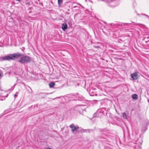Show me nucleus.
Returning <instances> with one entry per match:
<instances>
[{
  "instance_id": "nucleus-15",
  "label": "nucleus",
  "mask_w": 149,
  "mask_h": 149,
  "mask_svg": "<svg viewBox=\"0 0 149 149\" xmlns=\"http://www.w3.org/2000/svg\"><path fill=\"white\" fill-rule=\"evenodd\" d=\"M58 6H60L63 2V0H58Z\"/></svg>"
},
{
  "instance_id": "nucleus-11",
  "label": "nucleus",
  "mask_w": 149,
  "mask_h": 149,
  "mask_svg": "<svg viewBox=\"0 0 149 149\" xmlns=\"http://www.w3.org/2000/svg\"><path fill=\"white\" fill-rule=\"evenodd\" d=\"M149 38V36H148L147 37H145L143 39V41H145L146 43H148V42L149 41V40H148V39Z\"/></svg>"
},
{
  "instance_id": "nucleus-1",
  "label": "nucleus",
  "mask_w": 149,
  "mask_h": 149,
  "mask_svg": "<svg viewBox=\"0 0 149 149\" xmlns=\"http://www.w3.org/2000/svg\"><path fill=\"white\" fill-rule=\"evenodd\" d=\"M22 54L19 53H16L13 54H10L5 56L4 59L6 60L10 61V60H14L22 56Z\"/></svg>"
},
{
  "instance_id": "nucleus-23",
  "label": "nucleus",
  "mask_w": 149,
  "mask_h": 149,
  "mask_svg": "<svg viewBox=\"0 0 149 149\" xmlns=\"http://www.w3.org/2000/svg\"><path fill=\"white\" fill-rule=\"evenodd\" d=\"M66 14L69 15L70 14L69 13V12H66Z\"/></svg>"
},
{
  "instance_id": "nucleus-26",
  "label": "nucleus",
  "mask_w": 149,
  "mask_h": 149,
  "mask_svg": "<svg viewBox=\"0 0 149 149\" xmlns=\"http://www.w3.org/2000/svg\"><path fill=\"white\" fill-rule=\"evenodd\" d=\"M137 142H138V141H136V143H135V144H137Z\"/></svg>"
},
{
  "instance_id": "nucleus-17",
  "label": "nucleus",
  "mask_w": 149,
  "mask_h": 149,
  "mask_svg": "<svg viewBox=\"0 0 149 149\" xmlns=\"http://www.w3.org/2000/svg\"><path fill=\"white\" fill-rule=\"evenodd\" d=\"M87 131V132H88L89 133L91 132H93V130H92L91 129H88L87 130H86Z\"/></svg>"
},
{
  "instance_id": "nucleus-2",
  "label": "nucleus",
  "mask_w": 149,
  "mask_h": 149,
  "mask_svg": "<svg viewBox=\"0 0 149 149\" xmlns=\"http://www.w3.org/2000/svg\"><path fill=\"white\" fill-rule=\"evenodd\" d=\"M22 55L20 56V59L18 61V62L20 63L24 64L25 63H30L31 60V58L29 56L27 55H24L22 54Z\"/></svg>"
},
{
  "instance_id": "nucleus-3",
  "label": "nucleus",
  "mask_w": 149,
  "mask_h": 149,
  "mask_svg": "<svg viewBox=\"0 0 149 149\" xmlns=\"http://www.w3.org/2000/svg\"><path fill=\"white\" fill-rule=\"evenodd\" d=\"M70 127L71 129L73 132H77V130L79 128V127L78 126H75L74 124H72L70 125Z\"/></svg>"
},
{
  "instance_id": "nucleus-10",
  "label": "nucleus",
  "mask_w": 149,
  "mask_h": 149,
  "mask_svg": "<svg viewBox=\"0 0 149 149\" xmlns=\"http://www.w3.org/2000/svg\"><path fill=\"white\" fill-rule=\"evenodd\" d=\"M141 143H140L139 144L136 145L134 147V149H141Z\"/></svg>"
},
{
  "instance_id": "nucleus-12",
  "label": "nucleus",
  "mask_w": 149,
  "mask_h": 149,
  "mask_svg": "<svg viewBox=\"0 0 149 149\" xmlns=\"http://www.w3.org/2000/svg\"><path fill=\"white\" fill-rule=\"evenodd\" d=\"M132 97L133 99L137 100L138 98V96L137 94H134L132 95Z\"/></svg>"
},
{
  "instance_id": "nucleus-24",
  "label": "nucleus",
  "mask_w": 149,
  "mask_h": 149,
  "mask_svg": "<svg viewBox=\"0 0 149 149\" xmlns=\"http://www.w3.org/2000/svg\"><path fill=\"white\" fill-rule=\"evenodd\" d=\"M29 87L30 88V89L31 90V91L32 92V91H32V90L31 89V88L30 87Z\"/></svg>"
},
{
  "instance_id": "nucleus-19",
  "label": "nucleus",
  "mask_w": 149,
  "mask_h": 149,
  "mask_svg": "<svg viewBox=\"0 0 149 149\" xmlns=\"http://www.w3.org/2000/svg\"><path fill=\"white\" fill-rule=\"evenodd\" d=\"M78 95V93H75L72 95H73V96H74V97H76Z\"/></svg>"
},
{
  "instance_id": "nucleus-6",
  "label": "nucleus",
  "mask_w": 149,
  "mask_h": 149,
  "mask_svg": "<svg viewBox=\"0 0 149 149\" xmlns=\"http://www.w3.org/2000/svg\"><path fill=\"white\" fill-rule=\"evenodd\" d=\"M131 77L133 80H136L138 78V75L137 72H136L132 74H131Z\"/></svg>"
},
{
  "instance_id": "nucleus-4",
  "label": "nucleus",
  "mask_w": 149,
  "mask_h": 149,
  "mask_svg": "<svg viewBox=\"0 0 149 149\" xmlns=\"http://www.w3.org/2000/svg\"><path fill=\"white\" fill-rule=\"evenodd\" d=\"M104 115V113L102 111H99L97 112L96 113H95L94 114V115L93 116V117L95 116V115H96L95 117H100Z\"/></svg>"
},
{
  "instance_id": "nucleus-18",
  "label": "nucleus",
  "mask_w": 149,
  "mask_h": 149,
  "mask_svg": "<svg viewBox=\"0 0 149 149\" xmlns=\"http://www.w3.org/2000/svg\"><path fill=\"white\" fill-rule=\"evenodd\" d=\"M93 47L95 48H100V46H95V45H93Z\"/></svg>"
},
{
  "instance_id": "nucleus-28",
  "label": "nucleus",
  "mask_w": 149,
  "mask_h": 149,
  "mask_svg": "<svg viewBox=\"0 0 149 149\" xmlns=\"http://www.w3.org/2000/svg\"><path fill=\"white\" fill-rule=\"evenodd\" d=\"M70 9H68V11H70Z\"/></svg>"
},
{
  "instance_id": "nucleus-5",
  "label": "nucleus",
  "mask_w": 149,
  "mask_h": 149,
  "mask_svg": "<svg viewBox=\"0 0 149 149\" xmlns=\"http://www.w3.org/2000/svg\"><path fill=\"white\" fill-rule=\"evenodd\" d=\"M107 130L106 128L103 129L98 128L97 129V131L100 132L102 134H104V133L106 132Z\"/></svg>"
},
{
  "instance_id": "nucleus-21",
  "label": "nucleus",
  "mask_w": 149,
  "mask_h": 149,
  "mask_svg": "<svg viewBox=\"0 0 149 149\" xmlns=\"http://www.w3.org/2000/svg\"><path fill=\"white\" fill-rule=\"evenodd\" d=\"M17 93L15 94L14 95V97L15 98L16 97H17V94L18 93V92H17Z\"/></svg>"
},
{
  "instance_id": "nucleus-9",
  "label": "nucleus",
  "mask_w": 149,
  "mask_h": 149,
  "mask_svg": "<svg viewBox=\"0 0 149 149\" xmlns=\"http://www.w3.org/2000/svg\"><path fill=\"white\" fill-rule=\"evenodd\" d=\"M48 94L47 93H40L39 94H38L41 97L44 98L45 96Z\"/></svg>"
},
{
  "instance_id": "nucleus-25",
  "label": "nucleus",
  "mask_w": 149,
  "mask_h": 149,
  "mask_svg": "<svg viewBox=\"0 0 149 149\" xmlns=\"http://www.w3.org/2000/svg\"><path fill=\"white\" fill-rule=\"evenodd\" d=\"M46 149H51L49 148H47Z\"/></svg>"
},
{
  "instance_id": "nucleus-8",
  "label": "nucleus",
  "mask_w": 149,
  "mask_h": 149,
  "mask_svg": "<svg viewBox=\"0 0 149 149\" xmlns=\"http://www.w3.org/2000/svg\"><path fill=\"white\" fill-rule=\"evenodd\" d=\"M68 25L66 23H64L62 24V28L63 31H65L67 29Z\"/></svg>"
},
{
  "instance_id": "nucleus-22",
  "label": "nucleus",
  "mask_w": 149,
  "mask_h": 149,
  "mask_svg": "<svg viewBox=\"0 0 149 149\" xmlns=\"http://www.w3.org/2000/svg\"><path fill=\"white\" fill-rule=\"evenodd\" d=\"M145 16H146V17H147L148 18V19H149V16L148 15H146V14H144V15Z\"/></svg>"
},
{
  "instance_id": "nucleus-27",
  "label": "nucleus",
  "mask_w": 149,
  "mask_h": 149,
  "mask_svg": "<svg viewBox=\"0 0 149 149\" xmlns=\"http://www.w3.org/2000/svg\"><path fill=\"white\" fill-rule=\"evenodd\" d=\"M17 1H21V0H16Z\"/></svg>"
},
{
  "instance_id": "nucleus-13",
  "label": "nucleus",
  "mask_w": 149,
  "mask_h": 149,
  "mask_svg": "<svg viewBox=\"0 0 149 149\" xmlns=\"http://www.w3.org/2000/svg\"><path fill=\"white\" fill-rule=\"evenodd\" d=\"M55 84L54 82H50L49 84V86L50 88H52L55 85Z\"/></svg>"
},
{
  "instance_id": "nucleus-20",
  "label": "nucleus",
  "mask_w": 149,
  "mask_h": 149,
  "mask_svg": "<svg viewBox=\"0 0 149 149\" xmlns=\"http://www.w3.org/2000/svg\"><path fill=\"white\" fill-rule=\"evenodd\" d=\"M107 137V135L105 134H104V137H102L103 139H106V137Z\"/></svg>"
},
{
  "instance_id": "nucleus-16",
  "label": "nucleus",
  "mask_w": 149,
  "mask_h": 149,
  "mask_svg": "<svg viewBox=\"0 0 149 149\" xmlns=\"http://www.w3.org/2000/svg\"><path fill=\"white\" fill-rule=\"evenodd\" d=\"M4 58H5V56L0 57V61H5V60L4 59Z\"/></svg>"
},
{
  "instance_id": "nucleus-14",
  "label": "nucleus",
  "mask_w": 149,
  "mask_h": 149,
  "mask_svg": "<svg viewBox=\"0 0 149 149\" xmlns=\"http://www.w3.org/2000/svg\"><path fill=\"white\" fill-rule=\"evenodd\" d=\"M123 118L125 119H127V114L126 113L124 112L123 113Z\"/></svg>"
},
{
  "instance_id": "nucleus-29",
  "label": "nucleus",
  "mask_w": 149,
  "mask_h": 149,
  "mask_svg": "<svg viewBox=\"0 0 149 149\" xmlns=\"http://www.w3.org/2000/svg\"><path fill=\"white\" fill-rule=\"evenodd\" d=\"M1 76V73H0V77Z\"/></svg>"
},
{
  "instance_id": "nucleus-7",
  "label": "nucleus",
  "mask_w": 149,
  "mask_h": 149,
  "mask_svg": "<svg viewBox=\"0 0 149 149\" xmlns=\"http://www.w3.org/2000/svg\"><path fill=\"white\" fill-rule=\"evenodd\" d=\"M112 146L110 145L109 144H106L104 145V148L103 149H102L101 147L100 148L101 149H112Z\"/></svg>"
}]
</instances>
